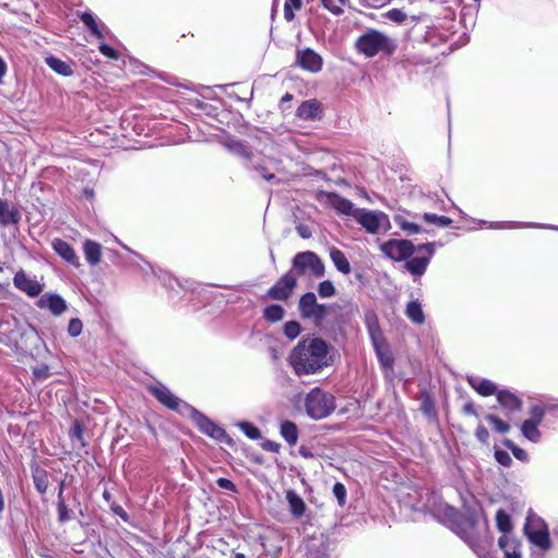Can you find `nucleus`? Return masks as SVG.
Masks as SVG:
<instances>
[{
    "mask_svg": "<svg viewBox=\"0 0 558 558\" xmlns=\"http://www.w3.org/2000/svg\"><path fill=\"white\" fill-rule=\"evenodd\" d=\"M289 364L298 376L314 375L329 366V345L322 338L301 340L289 355Z\"/></svg>",
    "mask_w": 558,
    "mask_h": 558,
    "instance_id": "1",
    "label": "nucleus"
},
{
    "mask_svg": "<svg viewBox=\"0 0 558 558\" xmlns=\"http://www.w3.org/2000/svg\"><path fill=\"white\" fill-rule=\"evenodd\" d=\"M306 414L313 420L328 417L336 409V398L318 387L313 388L304 399Z\"/></svg>",
    "mask_w": 558,
    "mask_h": 558,
    "instance_id": "2",
    "label": "nucleus"
},
{
    "mask_svg": "<svg viewBox=\"0 0 558 558\" xmlns=\"http://www.w3.org/2000/svg\"><path fill=\"white\" fill-rule=\"evenodd\" d=\"M359 52L372 58L379 52L391 54L395 49V43L385 34L372 29L361 35L355 43Z\"/></svg>",
    "mask_w": 558,
    "mask_h": 558,
    "instance_id": "3",
    "label": "nucleus"
},
{
    "mask_svg": "<svg viewBox=\"0 0 558 558\" xmlns=\"http://www.w3.org/2000/svg\"><path fill=\"white\" fill-rule=\"evenodd\" d=\"M478 512L468 510L465 513H460L459 519L451 526V530L462 538L478 557L486 554V548L482 546L473 535L474 529L478 522Z\"/></svg>",
    "mask_w": 558,
    "mask_h": 558,
    "instance_id": "4",
    "label": "nucleus"
},
{
    "mask_svg": "<svg viewBox=\"0 0 558 558\" xmlns=\"http://www.w3.org/2000/svg\"><path fill=\"white\" fill-rule=\"evenodd\" d=\"M354 219L371 234L387 232L390 229L388 215L379 210L360 208Z\"/></svg>",
    "mask_w": 558,
    "mask_h": 558,
    "instance_id": "5",
    "label": "nucleus"
},
{
    "mask_svg": "<svg viewBox=\"0 0 558 558\" xmlns=\"http://www.w3.org/2000/svg\"><path fill=\"white\" fill-rule=\"evenodd\" d=\"M329 306L319 304L313 292L304 293L299 300L300 315L304 319L312 320L315 325H320L328 314Z\"/></svg>",
    "mask_w": 558,
    "mask_h": 558,
    "instance_id": "6",
    "label": "nucleus"
},
{
    "mask_svg": "<svg viewBox=\"0 0 558 558\" xmlns=\"http://www.w3.org/2000/svg\"><path fill=\"white\" fill-rule=\"evenodd\" d=\"M295 276H302L306 270H311L316 278L323 277L325 266L318 255L314 252L306 251L298 253L292 259V268Z\"/></svg>",
    "mask_w": 558,
    "mask_h": 558,
    "instance_id": "7",
    "label": "nucleus"
},
{
    "mask_svg": "<svg viewBox=\"0 0 558 558\" xmlns=\"http://www.w3.org/2000/svg\"><path fill=\"white\" fill-rule=\"evenodd\" d=\"M149 391L162 405L181 415H187L192 411L191 404L178 398L162 384L150 386Z\"/></svg>",
    "mask_w": 558,
    "mask_h": 558,
    "instance_id": "8",
    "label": "nucleus"
},
{
    "mask_svg": "<svg viewBox=\"0 0 558 558\" xmlns=\"http://www.w3.org/2000/svg\"><path fill=\"white\" fill-rule=\"evenodd\" d=\"M441 245L440 242H428L416 246V252H425L426 255L408 258L404 264L405 269L415 277L423 276L435 254L436 247Z\"/></svg>",
    "mask_w": 558,
    "mask_h": 558,
    "instance_id": "9",
    "label": "nucleus"
},
{
    "mask_svg": "<svg viewBox=\"0 0 558 558\" xmlns=\"http://www.w3.org/2000/svg\"><path fill=\"white\" fill-rule=\"evenodd\" d=\"M186 416H189L193 421V423L203 434L218 441H229V437L226 430L194 407Z\"/></svg>",
    "mask_w": 558,
    "mask_h": 558,
    "instance_id": "10",
    "label": "nucleus"
},
{
    "mask_svg": "<svg viewBox=\"0 0 558 558\" xmlns=\"http://www.w3.org/2000/svg\"><path fill=\"white\" fill-rule=\"evenodd\" d=\"M380 251L388 258L401 262L410 258L416 252V246L410 240H388L380 245Z\"/></svg>",
    "mask_w": 558,
    "mask_h": 558,
    "instance_id": "11",
    "label": "nucleus"
},
{
    "mask_svg": "<svg viewBox=\"0 0 558 558\" xmlns=\"http://www.w3.org/2000/svg\"><path fill=\"white\" fill-rule=\"evenodd\" d=\"M296 287V276L289 270L267 291V296L276 301H287Z\"/></svg>",
    "mask_w": 558,
    "mask_h": 558,
    "instance_id": "12",
    "label": "nucleus"
},
{
    "mask_svg": "<svg viewBox=\"0 0 558 558\" xmlns=\"http://www.w3.org/2000/svg\"><path fill=\"white\" fill-rule=\"evenodd\" d=\"M13 284L29 298L39 296L44 290V283H40L35 278L28 277L23 269L15 272L13 277Z\"/></svg>",
    "mask_w": 558,
    "mask_h": 558,
    "instance_id": "13",
    "label": "nucleus"
},
{
    "mask_svg": "<svg viewBox=\"0 0 558 558\" xmlns=\"http://www.w3.org/2000/svg\"><path fill=\"white\" fill-rule=\"evenodd\" d=\"M296 63L304 70L317 73L323 68L322 57L311 48L298 50Z\"/></svg>",
    "mask_w": 558,
    "mask_h": 558,
    "instance_id": "14",
    "label": "nucleus"
},
{
    "mask_svg": "<svg viewBox=\"0 0 558 558\" xmlns=\"http://www.w3.org/2000/svg\"><path fill=\"white\" fill-rule=\"evenodd\" d=\"M36 304L39 308L49 310L54 316H60L68 310L65 300L52 292L43 294Z\"/></svg>",
    "mask_w": 558,
    "mask_h": 558,
    "instance_id": "15",
    "label": "nucleus"
},
{
    "mask_svg": "<svg viewBox=\"0 0 558 558\" xmlns=\"http://www.w3.org/2000/svg\"><path fill=\"white\" fill-rule=\"evenodd\" d=\"M328 204L339 214L355 217L356 211H359L360 208H356L354 204L343 196L337 194V193H328L327 195Z\"/></svg>",
    "mask_w": 558,
    "mask_h": 558,
    "instance_id": "16",
    "label": "nucleus"
},
{
    "mask_svg": "<svg viewBox=\"0 0 558 558\" xmlns=\"http://www.w3.org/2000/svg\"><path fill=\"white\" fill-rule=\"evenodd\" d=\"M22 216L17 207L8 199L0 198V226L17 225Z\"/></svg>",
    "mask_w": 558,
    "mask_h": 558,
    "instance_id": "17",
    "label": "nucleus"
},
{
    "mask_svg": "<svg viewBox=\"0 0 558 558\" xmlns=\"http://www.w3.org/2000/svg\"><path fill=\"white\" fill-rule=\"evenodd\" d=\"M296 117L305 121L322 119V107L316 99L303 101L296 109Z\"/></svg>",
    "mask_w": 558,
    "mask_h": 558,
    "instance_id": "18",
    "label": "nucleus"
},
{
    "mask_svg": "<svg viewBox=\"0 0 558 558\" xmlns=\"http://www.w3.org/2000/svg\"><path fill=\"white\" fill-rule=\"evenodd\" d=\"M52 248L66 263L74 267H80V258L68 242L62 239H54L52 241Z\"/></svg>",
    "mask_w": 558,
    "mask_h": 558,
    "instance_id": "19",
    "label": "nucleus"
},
{
    "mask_svg": "<svg viewBox=\"0 0 558 558\" xmlns=\"http://www.w3.org/2000/svg\"><path fill=\"white\" fill-rule=\"evenodd\" d=\"M496 397L500 407L508 412H517L522 408V400L508 389H500Z\"/></svg>",
    "mask_w": 558,
    "mask_h": 558,
    "instance_id": "20",
    "label": "nucleus"
},
{
    "mask_svg": "<svg viewBox=\"0 0 558 558\" xmlns=\"http://www.w3.org/2000/svg\"><path fill=\"white\" fill-rule=\"evenodd\" d=\"M469 385L481 396L488 397L498 393L497 386L489 379L480 378L477 376H469Z\"/></svg>",
    "mask_w": 558,
    "mask_h": 558,
    "instance_id": "21",
    "label": "nucleus"
},
{
    "mask_svg": "<svg viewBox=\"0 0 558 558\" xmlns=\"http://www.w3.org/2000/svg\"><path fill=\"white\" fill-rule=\"evenodd\" d=\"M84 26L98 39H105L106 34L109 33V29L105 24H99L90 12H83L80 16Z\"/></svg>",
    "mask_w": 558,
    "mask_h": 558,
    "instance_id": "22",
    "label": "nucleus"
},
{
    "mask_svg": "<svg viewBox=\"0 0 558 558\" xmlns=\"http://www.w3.org/2000/svg\"><path fill=\"white\" fill-rule=\"evenodd\" d=\"M84 26L98 39H105L106 34L109 33V29L105 24H99L90 12H83L80 16Z\"/></svg>",
    "mask_w": 558,
    "mask_h": 558,
    "instance_id": "23",
    "label": "nucleus"
},
{
    "mask_svg": "<svg viewBox=\"0 0 558 558\" xmlns=\"http://www.w3.org/2000/svg\"><path fill=\"white\" fill-rule=\"evenodd\" d=\"M32 478L36 490L44 495L49 487V473L39 465L32 466Z\"/></svg>",
    "mask_w": 558,
    "mask_h": 558,
    "instance_id": "24",
    "label": "nucleus"
},
{
    "mask_svg": "<svg viewBox=\"0 0 558 558\" xmlns=\"http://www.w3.org/2000/svg\"><path fill=\"white\" fill-rule=\"evenodd\" d=\"M498 545L504 550L506 558H521L520 543L517 539L502 535L498 539Z\"/></svg>",
    "mask_w": 558,
    "mask_h": 558,
    "instance_id": "25",
    "label": "nucleus"
},
{
    "mask_svg": "<svg viewBox=\"0 0 558 558\" xmlns=\"http://www.w3.org/2000/svg\"><path fill=\"white\" fill-rule=\"evenodd\" d=\"M83 252L86 262L95 266L99 264L101 259V245L93 240H86L83 244Z\"/></svg>",
    "mask_w": 558,
    "mask_h": 558,
    "instance_id": "26",
    "label": "nucleus"
},
{
    "mask_svg": "<svg viewBox=\"0 0 558 558\" xmlns=\"http://www.w3.org/2000/svg\"><path fill=\"white\" fill-rule=\"evenodd\" d=\"M329 255L331 262L333 263L338 271H340L343 275H348L351 272L350 263L342 251H340L337 247H331Z\"/></svg>",
    "mask_w": 558,
    "mask_h": 558,
    "instance_id": "27",
    "label": "nucleus"
},
{
    "mask_svg": "<svg viewBox=\"0 0 558 558\" xmlns=\"http://www.w3.org/2000/svg\"><path fill=\"white\" fill-rule=\"evenodd\" d=\"M287 500L290 507V512L293 517L300 518L306 510L304 500L293 490L287 493Z\"/></svg>",
    "mask_w": 558,
    "mask_h": 558,
    "instance_id": "28",
    "label": "nucleus"
},
{
    "mask_svg": "<svg viewBox=\"0 0 558 558\" xmlns=\"http://www.w3.org/2000/svg\"><path fill=\"white\" fill-rule=\"evenodd\" d=\"M527 539L538 547L542 551H547L551 548V539L549 536L548 530H543L542 532L534 531L533 534L526 535Z\"/></svg>",
    "mask_w": 558,
    "mask_h": 558,
    "instance_id": "29",
    "label": "nucleus"
},
{
    "mask_svg": "<svg viewBox=\"0 0 558 558\" xmlns=\"http://www.w3.org/2000/svg\"><path fill=\"white\" fill-rule=\"evenodd\" d=\"M280 435L290 446H294L299 439L298 426L291 421H283L280 425Z\"/></svg>",
    "mask_w": 558,
    "mask_h": 558,
    "instance_id": "30",
    "label": "nucleus"
},
{
    "mask_svg": "<svg viewBox=\"0 0 558 558\" xmlns=\"http://www.w3.org/2000/svg\"><path fill=\"white\" fill-rule=\"evenodd\" d=\"M46 64L62 76H71L73 74L71 64L54 56L47 57Z\"/></svg>",
    "mask_w": 558,
    "mask_h": 558,
    "instance_id": "31",
    "label": "nucleus"
},
{
    "mask_svg": "<svg viewBox=\"0 0 558 558\" xmlns=\"http://www.w3.org/2000/svg\"><path fill=\"white\" fill-rule=\"evenodd\" d=\"M405 315L414 324L421 325L425 322V315L418 300H413L408 303Z\"/></svg>",
    "mask_w": 558,
    "mask_h": 558,
    "instance_id": "32",
    "label": "nucleus"
},
{
    "mask_svg": "<svg viewBox=\"0 0 558 558\" xmlns=\"http://www.w3.org/2000/svg\"><path fill=\"white\" fill-rule=\"evenodd\" d=\"M543 530H548L546 522L537 514L529 512L524 524L525 535L533 534L534 531L542 532Z\"/></svg>",
    "mask_w": 558,
    "mask_h": 558,
    "instance_id": "33",
    "label": "nucleus"
},
{
    "mask_svg": "<svg viewBox=\"0 0 558 558\" xmlns=\"http://www.w3.org/2000/svg\"><path fill=\"white\" fill-rule=\"evenodd\" d=\"M225 145L231 153L239 155L246 160H251L252 151L242 141L228 138L225 142Z\"/></svg>",
    "mask_w": 558,
    "mask_h": 558,
    "instance_id": "34",
    "label": "nucleus"
},
{
    "mask_svg": "<svg viewBox=\"0 0 558 558\" xmlns=\"http://www.w3.org/2000/svg\"><path fill=\"white\" fill-rule=\"evenodd\" d=\"M538 426L539 424L524 421L521 425V432L526 439L534 444H537L542 437Z\"/></svg>",
    "mask_w": 558,
    "mask_h": 558,
    "instance_id": "35",
    "label": "nucleus"
},
{
    "mask_svg": "<svg viewBox=\"0 0 558 558\" xmlns=\"http://www.w3.org/2000/svg\"><path fill=\"white\" fill-rule=\"evenodd\" d=\"M496 525L502 535H508L512 531V523L510 515L502 509L496 513Z\"/></svg>",
    "mask_w": 558,
    "mask_h": 558,
    "instance_id": "36",
    "label": "nucleus"
},
{
    "mask_svg": "<svg viewBox=\"0 0 558 558\" xmlns=\"http://www.w3.org/2000/svg\"><path fill=\"white\" fill-rule=\"evenodd\" d=\"M284 308L279 304H271L265 307L264 318L268 322L276 323L283 318Z\"/></svg>",
    "mask_w": 558,
    "mask_h": 558,
    "instance_id": "37",
    "label": "nucleus"
},
{
    "mask_svg": "<svg viewBox=\"0 0 558 558\" xmlns=\"http://www.w3.org/2000/svg\"><path fill=\"white\" fill-rule=\"evenodd\" d=\"M69 436L72 440H77L81 447L87 446V442L84 438V426L80 421H74L70 428Z\"/></svg>",
    "mask_w": 558,
    "mask_h": 558,
    "instance_id": "38",
    "label": "nucleus"
},
{
    "mask_svg": "<svg viewBox=\"0 0 558 558\" xmlns=\"http://www.w3.org/2000/svg\"><path fill=\"white\" fill-rule=\"evenodd\" d=\"M422 412L432 421L437 420V412L435 409V403L429 395H425L422 399L421 403Z\"/></svg>",
    "mask_w": 558,
    "mask_h": 558,
    "instance_id": "39",
    "label": "nucleus"
},
{
    "mask_svg": "<svg viewBox=\"0 0 558 558\" xmlns=\"http://www.w3.org/2000/svg\"><path fill=\"white\" fill-rule=\"evenodd\" d=\"M239 428L244 433V435L253 440H258L262 438L260 430L250 422H240L238 423Z\"/></svg>",
    "mask_w": 558,
    "mask_h": 558,
    "instance_id": "40",
    "label": "nucleus"
},
{
    "mask_svg": "<svg viewBox=\"0 0 558 558\" xmlns=\"http://www.w3.org/2000/svg\"><path fill=\"white\" fill-rule=\"evenodd\" d=\"M422 219L428 223H435L439 227H448L452 223V219L446 216H438L436 214L425 213L422 215Z\"/></svg>",
    "mask_w": 558,
    "mask_h": 558,
    "instance_id": "41",
    "label": "nucleus"
},
{
    "mask_svg": "<svg viewBox=\"0 0 558 558\" xmlns=\"http://www.w3.org/2000/svg\"><path fill=\"white\" fill-rule=\"evenodd\" d=\"M506 222H496L494 226L492 225V228H504ZM509 227H525V228H542V229H550V230H558V226L554 225H543V223H517V222H507Z\"/></svg>",
    "mask_w": 558,
    "mask_h": 558,
    "instance_id": "42",
    "label": "nucleus"
},
{
    "mask_svg": "<svg viewBox=\"0 0 558 558\" xmlns=\"http://www.w3.org/2000/svg\"><path fill=\"white\" fill-rule=\"evenodd\" d=\"M485 420L493 425L494 429L499 434H506L509 432L510 426L508 423L500 420L498 416L494 414H487Z\"/></svg>",
    "mask_w": 558,
    "mask_h": 558,
    "instance_id": "43",
    "label": "nucleus"
},
{
    "mask_svg": "<svg viewBox=\"0 0 558 558\" xmlns=\"http://www.w3.org/2000/svg\"><path fill=\"white\" fill-rule=\"evenodd\" d=\"M284 336L293 340L301 333V325L295 320H290L284 324L283 327Z\"/></svg>",
    "mask_w": 558,
    "mask_h": 558,
    "instance_id": "44",
    "label": "nucleus"
},
{
    "mask_svg": "<svg viewBox=\"0 0 558 558\" xmlns=\"http://www.w3.org/2000/svg\"><path fill=\"white\" fill-rule=\"evenodd\" d=\"M332 494L336 497L338 505L340 507H343L345 505V502H347V488H345V486L342 483H340V482L335 483V485L332 487Z\"/></svg>",
    "mask_w": 558,
    "mask_h": 558,
    "instance_id": "45",
    "label": "nucleus"
},
{
    "mask_svg": "<svg viewBox=\"0 0 558 558\" xmlns=\"http://www.w3.org/2000/svg\"><path fill=\"white\" fill-rule=\"evenodd\" d=\"M545 416V409L541 404H535L530 409V417L526 420L531 423L541 424Z\"/></svg>",
    "mask_w": 558,
    "mask_h": 558,
    "instance_id": "46",
    "label": "nucleus"
},
{
    "mask_svg": "<svg viewBox=\"0 0 558 558\" xmlns=\"http://www.w3.org/2000/svg\"><path fill=\"white\" fill-rule=\"evenodd\" d=\"M396 221L398 222L399 227L409 234H416L420 233L422 230L421 226L414 222L407 221L401 217H397Z\"/></svg>",
    "mask_w": 558,
    "mask_h": 558,
    "instance_id": "47",
    "label": "nucleus"
},
{
    "mask_svg": "<svg viewBox=\"0 0 558 558\" xmlns=\"http://www.w3.org/2000/svg\"><path fill=\"white\" fill-rule=\"evenodd\" d=\"M375 351L380 365L384 368H392L393 359L390 353L387 350H384V348L377 349Z\"/></svg>",
    "mask_w": 558,
    "mask_h": 558,
    "instance_id": "48",
    "label": "nucleus"
},
{
    "mask_svg": "<svg viewBox=\"0 0 558 558\" xmlns=\"http://www.w3.org/2000/svg\"><path fill=\"white\" fill-rule=\"evenodd\" d=\"M317 291H318V294L322 298H331V296H333L336 294L335 286L329 280L322 281L318 284Z\"/></svg>",
    "mask_w": 558,
    "mask_h": 558,
    "instance_id": "49",
    "label": "nucleus"
},
{
    "mask_svg": "<svg viewBox=\"0 0 558 558\" xmlns=\"http://www.w3.org/2000/svg\"><path fill=\"white\" fill-rule=\"evenodd\" d=\"M57 510L59 522L64 523L72 519L71 510L68 508L64 500H58Z\"/></svg>",
    "mask_w": 558,
    "mask_h": 558,
    "instance_id": "50",
    "label": "nucleus"
},
{
    "mask_svg": "<svg viewBox=\"0 0 558 558\" xmlns=\"http://www.w3.org/2000/svg\"><path fill=\"white\" fill-rule=\"evenodd\" d=\"M302 7V0H286L284 3V17L291 21L294 17L292 9L300 10Z\"/></svg>",
    "mask_w": 558,
    "mask_h": 558,
    "instance_id": "51",
    "label": "nucleus"
},
{
    "mask_svg": "<svg viewBox=\"0 0 558 558\" xmlns=\"http://www.w3.org/2000/svg\"><path fill=\"white\" fill-rule=\"evenodd\" d=\"M365 324H366V328H367L368 333H373L375 331L380 330L377 316L373 312L366 313V315H365Z\"/></svg>",
    "mask_w": 558,
    "mask_h": 558,
    "instance_id": "52",
    "label": "nucleus"
},
{
    "mask_svg": "<svg viewBox=\"0 0 558 558\" xmlns=\"http://www.w3.org/2000/svg\"><path fill=\"white\" fill-rule=\"evenodd\" d=\"M388 20L401 24L407 20V13L401 9H391L386 13Z\"/></svg>",
    "mask_w": 558,
    "mask_h": 558,
    "instance_id": "53",
    "label": "nucleus"
},
{
    "mask_svg": "<svg viewBox=\"0 0 558 558\" xmlns=\"http://www.w3.org/2000/svg\"><path fill=\"white\" fill-rule=\"evenodd\" d=\"M83 323L80 318H72L68 325V333L71 337H77L82 333Z\"/></svg>",
    "mask_w": 558,
    "mask_h": 558,
    "instance_id": "54",
    "label": "nucleus"
},
{
    "mask_svg": "<svg viewBox=\"0 0 558 558\" xmlns=\"http://www.w3.org/2000/svg\"><path fill=\"white\" fill-rule=\"evenodd\" d=\"M461 512H459L454 507L446 505L444 507V515L450 523V527L456 523V521L459 519Z\"/></svg>",
    "mask_w": 558,
    "mask_h": 558,
    "instance_id": "55",
    "label": "nucleus"
},
{
    "mask_svg": "<svg viewBox=\"0 0 558 558\" xmlns=\"http://www.w3.org/2000/svg\"><path fill=\"white\" fill-rule=\"evenodd\" d=\"M495 459L502 466H510L512 463V459H511L510 454L505 450H500V449L496 450Z\"/></svg>",
    "mask_w": 558,
    "mask_h": 558,
    "instance_id": "56",
    "label": "nucleus"
},
{
    "mask_svg": "<svg viewBox=\"0 0 558 558\" xmlns=\"http://www.w3.org/2000/svg\"><path fill=\"white\" fill-rule=\"evenodd\" d=\"M99 51L104 56H106V57H108V58H110L112 60H118L119 57H120L119 52L116 49H113L111 46L107 45V44H100Z\"/></svg>",
    "mask_w": 558,
    "mask_h": 558,
    "instance_id": "57",
    "label": "nucleus"
},
{
    "mask_svg": "<svg viewBox=\"0 0 558 558\" xmlns=\"http://www.w3.org/2000/svg\"><path fill=\"white\" fill-rule=\"evenodd\" d=\"M372 340L373 347L375 350L385 347V339L383 337L381 330L375 331L373 333H368Z\"/></svg>",
    "mask_w": 558,
    "mask_h": 558,
    "instance_id": "58",
    "label": "nucleus"
},
{
    "mask_svg": "<svg viewBox=\"0 0 558 558\" xmlns=\"http://www.w3.org/2000/svg\"><path fill=\"white\" fill-rule=\"evenodd\" d=\"M322 4L325 9H327L333 15L339 16L343 13V10L340 7L335 5L333 0H322Z\"/></svg>",
    "mask_w": 558,
    "mask_h": 558,
    "instance_id": "59",
    "label": "nucleus"
},
{
    "mask_svg": "<svg viewBox=\"0 0 558 558\" xmlns=\"http://www.w3.org/2000/svg\"><path fill=\"white\" fill-rule=\"evenodd\" d=\"M217 485H218V487H220L222 489L230 490V492H236V487H235L234 483L226 477H219L217 480Z\"/></svg>",
    "mask_w": 558,
    "mask_h": 558,
    "instance_id": "60",
    "label": "nucleus"
},
{
    "mask_svg": "<svg viewBox=\"0 0 558 558\" xmlns=\"http://www.w3.org/2000/svg\"><path fill=\"white\" fill-rule=\"evenodd\" d=\"M475 436L481 442L485 444L489 438V433L486 427L478 425L475 430Z\"/></svg>",
    "mask_w": 558,
    "mask_h": 558,
    "instance_id": "61",
    "label": "nucleus"
},
{
    "mask_svg": "<svg viewBox=\"0 0 558 558\" xmlns=\"http://www.w3.org/2000/svg\"><path fill=\"white\" fill-rule=\"evenodd\" d=\"M392 0H360V2L363 5L369 7V8H381L388 3H390Z\"/></svg>",
    "mask_w": 558,
    "mask_h": 558,
    "instance_id": "62",
    "label": "nucleus"
},
{
    "mask_svg": "<svg viewBox=\"0 0 558 558\" xmlns=\"http://www.w3.org/2000/svg\"><path fill=\"white\" fill-rule=\"evenodd\" d=\"M262 448L269 452H278L281 448L280 444L272 440H265L262 442Z\"/></svg>",
    "mask_w": 558,
    "mask_h": 558,
    "instance_id": "63",
    "label": "nucleus"
},
{
    "mask_svg": "<svg viewBox=\"0 0 558 558\" xmlns=\"http://www.w3.org/2000/svg\"><path fill=\"white\" fill-rule=\"evenodd\" d=\"M296 232L302 239H310L312 236V230L307 225L300 223L296 226Z\"/></svg>",
    "mask_w": 558,
    "mask_h": 558,
    "instance_id": "64",
    "label": "nucleus"
}]
</instances>
